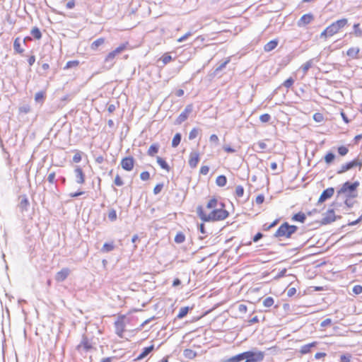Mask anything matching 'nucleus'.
Listing matches in <instances>:
<instances>
[{"mask_svg": "<svg viewBox=\"0 0 362 362\" xmlns=\"http://www.w3.org/2000/svg\"><path fill=\"white\" fill-rule=\"evenodd\" d=\"M219 206V208H216L212 210L209 214H206L204 211L203 207L198 206L197 207V214L200 219L205 222L225 220L229 216V213L223 209L225 207L223 203L220 202Z\"/></svg>", "mask_w": 362, "mask_h": 362, "instance_id": "f257e3e1", "label": "nucleus"}, {"mask_svg": "<svg viewBox=\"0 0 362 362\" xmlns=\"http://www.w3.org/2000/svg\"><path fill=\"white\" fill-rule=\"evenodd\" d=\"M359 182L356 181L353 183L349 181L344 182L341 187L337 191V197L344 194L346 197L355 198L357 197L356 189Z\"/></svg>", "mask_w": 362, "mask_h": 362, "instance_id": "f03ea898", "label": "nucleus"}, {"mask_svg": "<svg viewBox=\"0 0 362 362\" xmlns=\"http://www.w3.org/2000/svg\"><path fill=\"white\" fill-rule=\"evenodd\" d=\"M298 230V227L294 225H290L287 222L282 223L274 234V236L278 238H289Z\"/></svg>", "mask_w": 362, "mask_h": 362, "instance_id": "7ed1b4c3", "label": "nucleus"}, {"mask_svg": "<svg viewBox=\"0 0 362 362\" xmlns=\"http://www.w3.org/2000/svg\"><path fill=\"white\" fill-rule=\"evenodd\" d=\"M127 45V43H123L120 45L115 49L108 53V54L105 57L104 62L105 64L108 65L109 68H111L114 65V60L116 56L122 53L126 49Z\"/></svg>", "mask_w": 362, "mask_h": 362, "instance_id": "20e7f679", "label": "nucleus"}, {"mask_svg": "<svg viewBox=\"0 0 362 362\" xmlns=\"http://www.w3.org/2000/svg\"><path fill=\"white\" fill-rule=\"evenodd\" d=\"M245 362H260L263 360L264 353L260 351L243 352Z\"/></svg>", "mask_w": 362, "mask_h": 362, "instance_id": "39448f33", "label": "nucleus"}, {"mask_svg": "<svg viewBox=\"0 0 362 362\" xmlns=\"http://www.w3.org/2000/svg\"><path fill=\"white\" fill-rule=\"evenodd\" d=\"M348 24V20L346 18H341L335 22H333L330 25L328 26L329 33L332 35L337 33L341 29L344 28Z\"/></svg>", "mask_w": 362, "mask_h": 362, "instance_id": "423d86ee", "label": "nucleus"}, {"mask_svg": "<svg viewBox=\"0 0 362 362\" xmlns=\"http://www.w3.org/2000/svg\"><path fill=\"white\" fill-rule=\"evenodd\" d=\"M354 167H359V169L362 167V161L358 159L353 160L349 163L343 164L340 168L337 170V174H342Z\"/></svg>", "mask_w": 362, "mask_h": 362, "instance_id": "0eeeda50", "label": "nucleus"}, {"mask_svg": "<svg viewBox=\"0 0 362 362\" xmlns=\"http://www.w3.org/2000/svg\"><path fill=\"white\" fill-rule=\"evenodd\" d=\"M30 202L27 195L23 194L18 197V204L17 205L19 211L24 216V214L28 211Z\"/></svg>", "mask_w": 362, "mask_h": 362, "instance_id": "6e6552de", "label": "nucleus"}, {"mask_svg": "<svg viewBox=\"0 0 362 362\" xmlns=\"http://www.w3.org/2000/svg\"><path fill=\"white\" fill-rule=\"evenodd\" d=\"M193 110V105L192 104L187 105L185 110L180 114L177 118L175 120L176 124H180L183 122H185L189 117V115L192 113Z\"/></svg>", "mask_w": 362, "mask_h": 362, "instance_id": "1a4fd4ad", "label": "nucleus"}, {"mask_svg": "<svg viewBox=\"0 0 362 362\" xmlns=\"http://www.w3.org/2000/svg\"><path fill=\"white\" fill-rule=\"evenodd\" d=\"M93 349L92 344L88 339V337L85 335H83L80 344L76 346V349L78 351H84L86 352L89 351L90 349Z\"/></svg>", "mask_w": 362, "mask_h": 362, "instance_id": "9d476101", "label": "nucleus"}, {"mask_svg": "<svg viewBox=\"0 0 362 362\" xmlns=\"http://www.w3.org/2000/svg\"><path fill=\"white\" fill-rule=\"evenodd\" d=\"M120 164L124 170L131 171L134 168V159L132 156L125 157L121 160Z\"/></svg>", "mask_w": 362, "mask_h": 362, "instance_id": "9b49d317", "label": "nucleus"}, {"mask_svg": "<svg viewBox=\"0 0 362 362\" xmlns=\"http://www.w3.org/2000/svg\"><path fill=\"white\" fill-rule=\"evenodd\" d=\"M323 218L322 219V223L324 225L329 224L335 221L336 216L334 214V209H329L326 213L323 214Z\"/></svg>", "mask_w": 362, "mask_h": 362, "instance_id": "f8f14e48", "label": "nucleus"}, {"mask_svg": "<svg viewBox=\"0 0 362 362\" xmlns=\"http://www.w3.org/2000/svg\"><path fill=\"white\" fill-rule=\"evenodd\" d=\"M334 193V187L327 188L322 192V194L318 199V203H322V202H325L326 200H327L328 199L331 198L333 196Z\"/></svg>", "mask_w": 362, "mask_h": 362, "instance_id": "ddd939ff", "label": "nucleus"}, {"mask_svg": "<svg viewBox=\"0 0 362 362\" xmlns=\"http://www.w3.org/2000/svg\"><path fill=\"white\" fill-rule=\"evenodd\" d=\"M314 19V16L312 13H306L301 16L298 21V25L299 27L305 26L310 23Z\"/></svg>", "mask_w": 362, "mask_h": 362, "instance_id": "4468645a", "label": "nucleus"}, {"mask_svg": "<svg viewBox=\"0 0 362 362\" xmlns=\"http://www.w3.org/2000/svg\"><path fill=\"white\" fill-rule=\"evenodd\" d=\"M74 174L76 177V182L78 184L82 185L85 182V175L80 166H76L74 169Z\"/></svg>", "mask_w": 362, "mask_h": 362, "instance_id": "2eb2a0df", "label": "nucleus"}, {"mask_svg": "<svg viewBox=\"0 0 362 362\" xmlns=\"http://www.w3.org/2000/svg\"><path fill=\"white\" fill-rule=\"evenodd\" d=\"M199 161V153L196 151L191 152L189 154V165L192 168H194L197 167Z\"/></svg>", "mask_w": 362, "mask_h": 362, "instance_id": "dca6fc26", "label": "nucleus"}, {"mask_svg": "<svg viewBox=\"0 0 362 362\" xmlns=\"http://www.w3.org/2000/svg\"><path fill=\"white\" fill-rule=\"evenodd\" d=\"M69 274V269L68 268H63L61 271L58 272L55 276V279L58 282L64 281Z\"/></svg>", "mask_w": 362, "mask_h": 362, "instance_id": "f3484780", "label": "nucleus"}, {"mask_svg": "<svg viewBox=\"0 0 362 362\" xmlns=\"http://www.w3.org/2000/svg\"><path fill=\"white\" fill-rule=\"evenodd\" d=\"M105 42V38L104 37H100V38H98L97 40H94L90 47V49L93 50V51H97L98 50L99 47H101L102 45H103Z\"/></svg>", "mask_w": 362, "mask_h": 362, "instance_id": "a211bd4d", "label": "nucleus"}, {"mask_svg": "<svg viewBox=\"0 0 362 362\" xmlns=\"http://www.w3.org/2000/svg\"><path fill=\"white\" fill-rule=\"evenodd\" d=\"M242 361H245L243 353L223 359L222 362H240Z\"/></svg>", "mask_w": 362, "mask_h": 362, "instance_id": "6ab92c4d", "label": "nucleus"}, {"mask_svg": "<svg viewBox=\"0 0 362 362\" xmlns=\"http://www.w3.org/2000/svg\"><path fill=\"white\" fill-rule=\"evenodd\" d=\"M154 349L153 345L149 346L148 347H145L142 352L137 356L135 360H141L147 356Z\"/></svg>", "mask_w": 362, "mask_h": 362, "instance_id": "aec40b11", "label": "nucleus"}, {"mask_svg": "<svg viewBox=\"0 0 362 362\" xmlns=\"http://www.w3.org/2000/svg\"><path fill=\"white\" fill-rule=\"evenodd\" d=\"M278 45V40H272L269 42H268L264 47V49L265 52H270L273 49H274L276 46Z\"/></svg>", "mask_w": 362, "mask_h": 362, "instance_id": "412c9836", "label": "nucleus"}, {"mask_svg": "<svg viewBox=\"0 0 362 362\" xmlns=\"http://www.w3.org/2000/svg\"><path fill=\"white\" fill-rule=\"evenodd\" d=\"M317 344V342H312L308 344H305L301 346L300 352L302 354H306L310 351L311 348L315 346Z\"/></svg>", "mask_w": 362, "mask_h": 362, "instance_id": "4be33fe9", "label": "nucleus"}, {"mask_svg": "<svg viewBox=\"0 0 362 362\" xmlns=\"http://www.w3.org/2000/svg\"><path fill=\"white\" fill-rule=\"evenodd\" d=\"M359 51H360V49L358 47H351L347 50L346 54L349 57H351L354 59H356V58H358V54L359 53Z\"/></svg>", "mask_w": 362, "mask_h": 362, "instance_id": "5701e85b", "label": "nucleus"}, {"mask_svg": "<svg viewBox=\"0 0 362 362\" xmlns=\"http://www.w3.org/2000/svg\"><path fill=\"white\" fill-rule=\"evenodd\" d=\"M306 219V216L303 212H298L294 214L292 217V220L294 221H298L300 223H304Z\"/></svg>", "mask_w": 362, "mask_h": 362, "instance_id": "b1692460", "label": "nucleus"}, {"mask_svg": "<svg viewBox=\"0 0 362 362\" xmlns=\"http://www.w3.org/2000/svg\"><path fill=\"white\" fill-rule=\"evenodd\" d=\"M157 163H158V165L160 166L161 168L165 170L168 172L170 171V168L164 159L158 156L157 157Z\"/></svg>", "mask_w": 362, "mask_h": 362, "instance_id": "393cba45", "label": "nucleus"}, {"mask_svg": "<svg viewBox=\"0 0 362 362\" xmlns=\"http://www.w3.org/2000/svg\"><path fill=\"white\" fill-rule=\"evenodd\" d=\"M219 203L216 198L211 199L206 204V208L209 209H215L218 208Z\"/></svg>", "mask_w": 362, "mask_h": 362, "instance_id": "a878e982", "label": "nucleus"}, {"mask_svg": "<svg viewBox=\"0 0 362 362\" xmlns=\"http://www.w3.org/2000/svg\"><path fill=\"white\" fill-rule=\"evenodd\" d=\"M13 49L14 50L19 54L23 52L24 49L21 47V41L19 37H16L13 42Z\"/></svg>", "mask_w": 362, "mask_h": 362, "instance_id": "bb28decb", "label": "nucleus"}, {"mask_svg": "<svg viewBox=\"0 0 362 362\" xmlns=\"http://www.w3.org/2000/svg\"><path fill=\"white\" fill-rule=\"evenodd\" d=\"M183 355L187 358L193 359L194 358L196 357L197 353L192 349H186L183 351Z\"/></svg>", "mask_w": 362, "mask_h": 362, "instance_id": "cd10ccee", "label": "nucleus"}, {"mask_svg": "<svg viewBox=\"0 0 362 362\" xmlns=\"http://www.w3.org/2000/svg\"><path fill=\"white\" fill-rule=\"evenodd\" d=\"M159 149V145L158 144H153L150 146L148 150V154L150 156H153L156 153H158Z\"/></svg>", "mask_w": 362, "mask_h": 362, "instance_id": "c85d7f7f", "label": "nucleus"}, {"mask_svg": "<svg viewBox=\"0 0 362 362\" xmlns=\"http://www.w3.org/2000/svg\"><path fill=\"white\" fill-rule=\"evenodd\" d=\"M227 183V178L225 175H219L216 177V184L219 187H224Z\"/></svg>", "mask_w": 362, "mask_h": 362, "instance_id": "c756f323", "label": "nucleus"}, {"mask_svg": "<svg viewBox=\"0 0 362 362\" xmlns=\"http://www.w3.org/2000/svg\"><path fill=\"white\" fill-rule=\"evenodd\" d=\"M181 139L182 136L180 133L175 134L172 141V146L173 148L177 147L180 144Z\"/></svg>", "mask_w": 362, "mask_h": 362, "instance_id": "7c9ffc66", "label": "nucleus"}, {"mask_svg": "<svg viewBox=\"0 0 362 362\" xmlns=\"http://www.w3.org/2000/svg\"><path fill=\"white\" fill-rule=\"evenodd\" d=\"M189 310V307H182L179 311V313L177 314V317L178 319H181V318H183L184 317H185L187 315V314L188 313Z\"/></svg>", "mask_w": 362, "mask_h": 362, "instance_id": "2f4dec72", "label": "nucleus"}, {"mask_svg": "<svg viewBox=\"0 0 362 362\" xmlns=\"http://www.w3.org/2000/svg\"><path fill=\"white\" fill-rule=\"evenodd\" d=\"M31 35L37 40H40L42 37V33L40 29L37 27H34L30 32Z\"/></svg>", "mask_w": 362, "mask_h": 362, "instance_id": "473e14b6", "label": "nucleus"}, {"mask_svg": "<svg viewBox=\"0 0 362 362\" xmlns=\"http://www.w3.org/2000/svg\"><path fill=\"white\" fill-rule=\"evenodd\" d=\"M115 327H116V333L118 336L122 337V333L124 331V325L122 322H115Z\"/></svg>", "mask_w": 362, "mask_h": 362, "instance_id": "72a5a7b5", "label": "nucleus"}, {"mask_svg": "<svg viewBox=\"0 0 362 362\" xmlns=\"http://www.w3.org/2000/svg\"><path fill=\"white\" fill-rule=\"evenodd\" d=\"M79 65V62L78 60H73L67 62L66 66H64V69H68L70 68H76Z\"/></svg>", "mask_w": 362, "mask_h": 362, "instance_id": "f704fd0d", "label": "nucleus"}, {"mask_svg": "<svg viewBox=\"0 0 362 362\" xmlns=\"http://www.w3.org/2000/svg\"><path fill=\"white\" fill-rule=\"evenodd\" d=\"M114 249V245L113 243H105L102 249H101V251L103 252H110L112 251V250Z\"/></svg>", "mask_w": 362, "mask_h": 362, "instance_id": "c9c22d12", "label": "nucleus"}, {"mask_svg": "<svg viewBox=\"0 0 362 362\" xmlns=\"http://www.w3.org/2000/svg\"><path fill=\"white\" fill-rule=\"evenodd\" d=\"M312 64H313V59H310L302 65L301 69L304 74L307 73V71L312 66Z\"/></svg>", "mask_w": 362, "mask_h": 362, "instance_id": "e433bc0d", "label": "nucleus"}, {"mask_svg": "<svg viewBox=\"0 0 362 362\" xmlns=\"http://www.w3.org/2000/svg\"><path fill=\"white\" fill-rule=\"evenodd\" d=\"M185 240V236L182 233H178L175 237V242L176 243H182Z\"/></svg>", "mask_w": 362, "mask_h": 362, "instance_id": "4c0bfd02", "label": "nucleus"}, {"mask_svg": "<svg viewBox=\"0 0 362 362\" xmlns=\"http://www.w3.org/2000/svg\"><path fill=\"white\" fill-rule=\"evenodd\" d=\"M274 303V298L272 297H267L263 300V305L266 308H269L273 305Z\"/></svg>", "mask_w": 362, "mask_h": 362, "instance_id": "58836bf2", "label": "nucleus"}, {"mask_svg": "<svg viewBox=\"0 0 362 362\" xmlns=\"http://www.w3.org/2000/svg\"><path fill=\"white\" fill-rule=\"evenodd\" d=\"M334 158L335 155L333 153L329 152L325 156V161L326 163L329 164L334 160Z\"/></svg>", "mask_w": 362, "mask_h": 362, "instance_id": "ea45409f", "label": "nucleus"}, {"mask_svg": "<svg viewBox=\"0 0 362 362\" xmlns=\"http://www.w3.org/2000/svg\"><path fill=\"white\" fill-rule=\"evenodd\" d=\"M45 98V93L43 91H40L36 93L35 95V100L37 103L42 102Z\"/></svg>", "mask_w": 362, "mask_h": 362, "instance_id": "a19ab883", "label": "nucleus"}, {"mask_svg": "<svg viewBox=\"0 0 362 362\" xmlns=\"http://www.w3.org/2000/svg\"><path fill=\"white\" fill-rule=\"evenodd\" d=\"M198 134H199V129L197 128H193L189 134V140L194 139L197 136Z\"/></svg>", "mask_w": 362, "mask_h": 362, "instance_id": "79ce46f5", "label": "nucleus"}, {"mask_svg": "<svg viewBox=\"0 0 362 362\" xmlns=\"http://www.w3.org/2000/svg\"><path fill=\"white\" fill-rule=\"evenodd\" d=\"M108 218L111 221H115L117 219V212L114 209H112L109 211Z\"/></svg>", "mask_w": 362, "mask_h": 362, "instance_id": "37998d69", "label": "nucleus"}, {"mask_svg": "<svg viewBox=\"0 0 362 362\" xmlns=\"http://www.w3.org/2000/svg\"><path fill=\"white\" fill-rule=\"evenodd\" d=\"M160 60L162 61L163 65H165L172 60V57L168 54H165L162 56Z\"/></svg>", "mask_w": 362, "mask_h": 362, "instance_id": "c03bdc74", "label": "nucleus"}, {"mask_svg": "<svg viewBox=\"0 0 362 362\" xmlns=\"http://www.w3.org/2000/svg\"><path fill=\"white\" fill-rule=\"evenodd\" d=\"M244 194V189L241 185H238L235 188V195L238 197H242Z\"/></svg>", "mask_w": 362, "mask_h": 362, "instance_id": "a18cd8bd", "label": "nucleus"}, {"mask_svg": "<svg viewBox=\"0 0 362 362\" xmlns=\"http://www.w3.org/2000/svg\"><path fill=\"white\" fill-rule=\"evenodd\" d=\"M348 152H349L348 148L344 146H341L338 148V153L341 156L346 155L348 153Z\"/></svg>", "mask_w": 362, "mask_h": 362, "instance_id": "49530a36", "label": "nucleus"}, {"mask_svg": "<svg viewBox=\"0 0 362 362\" xmlns=\"http://www.w3.org/2000/svg\"><path fill=\"white\" fill-rule=\"evenodd\" d=\"M293 83L294 80L293 79L292 77H290L284 82L283 86L287 88H289L293 86Z\"/></svg>", "mask_w": 362, "mask_h": 362, "instance_id": "de8ad7c7", "label": "nucleus"}, {"mask_svg": "<svg viewBox=\"0 0 362 362\" xmlns=\"http://www.w3.org/2000/svg\"><path fill=\"white\" fill-rule=\"evenodd\" d=\"M229 62V60H226L223 63H221L218 66H217L214 71L215 74L221 71L223 68L226 67V64Z\"/></svg>", "mask_w": 362, "mask_h": 362, "instance_id": "09e8293b", "label": "nucleus"}, {"mask_svg": "<svg viewBox=\"0 0 362 362\" xmlns=\"http://www.w3.org/2000/svg\"><path fill=\"white\" fill-rule=\"evenodd\" d=\"M259 119L262 122H268L271 119V116L267 113L263 114L259 117Z\"/></svg>", "mask_w": 362, "mask_h": 362, "instance_id": "8fccbe9b", "label": "nucleus"}, {"mask_svg": "<svg viewBox=\"0 0 362 362\" xmlns=\"http://www.w3.org/2000/svg\"><path fill=\"white\" fill-rule=\"evenodd\" d=\"M81 160V152H76L73 156V161L76 163H79Z\"/></svg>", "mask_w": 362, "mask_h": 362, "instance_id": "3c124183", "label": "nucleus"}, {"mask_svg": "<svg viewBox=\"0 0 362 362\" xmlns=\"http://www.w3.org/2000/svg\"><path fill=\"white\" fill-rule=\"evenodd\" d=\"M163 187V183L157 184L153 189V193L155 194H159L161 192Z\"/></svg>", "mask_w": 362, "mask_h": 362, "instance_id": "603ef678", "label": "nucleus"}, {"mask_svg": "<svg viewBox=\"0 0 362 362\" xmlns=\"http://www.w3.org/2000/svg\"><path fill=\"white\" fill-rule=\"evenodd\" d=\"M279 220L276 219L275 221H274L271 224L269 225H267V224H264L263 226V228H264V230H269V229H271L272 228L274 227L277 223H278Z\"/></svg>", "mask_w": 362, "mask_h": 362, "instance_id": "864d4df0", "label": "nucleus"}, {"mask_svg": "<svg viewBox=\"0 0 362 362\" xmlns=\"http://www.w3.org/2000/svg\"><path fill=\"white\" fill-rule=\"evenodd\" d=\"M351 356L350 354L341 355L340 357V362H350Z\"/></svg>", "mask_w": 362, "mask_h": 362, "instance_id": "5fc2aeb1", "label": "nucleus"}, {"mask_svg": "<svg viewBox=\"0 0 362 362\" xmlns=\"http://www.w3.org/2000/svg\"><path fill=\"white\" fill-rule=\"evenodd\" d=\"M140 178L146 181L150 178V174L148 171H144L140 174Z\"/></svg>", "mask_w": 362, "mask_h": 362, "instance_id": "6e6d98bb", "label": "nucleus"}, {"mask_svg": "<svg viewBox=\"0 0 362 362\" xmlns=\"http://www.w3.org/2000/svg\"><path fill=\"white\" fill-rule=\"evenodd\" d=\"M352 291L356 295L361 294L362 293V286L361 285H356Z\"/></svg>", "mask_w": 362, "mask_h": 362, "instance_id": "4d7b16f0", "label": "nucleus"}, {"mask_svg": "<svg viewBox=\"0 0 362 362\" xmlns=\"http://www.w3.org/2000/svg\"><path fill=\"white\" fill-rule=\"evenodd\" d=\"M114 183L117 185V186H122L123 185L124 182L122 180L121 177H119V175H117L115 178V180H114Z\"/></svg>", "mask_w": 362, "mask_h": 362, "instance_id": "13d9d810", "label": "nucleus"}, {"mask_svg": "<svg viewBox=\"0 0 362 362\" xmlns=\"http://www.w3.org/2000/svg\"><path fill=\"white\" fill-rule=\"evenodd\" d=\"M191 35H192V33L191 32H188L186 34H185L183 36H182L180 38H178L177 39V42H184L185 40H186Z\"/></svg>", "mask_w": 362, "mask_h": 362, "instance_id": "bf43d9fd", "label": "nucleus"}, {"mask_svg": "<svg viewBox=\"0 0 362 362\" xmlns=\"http://www.w3.org/2000/svg\"><path fill=\"white\" fill-rule=\"evenodd\" d=\"M354 33L356 35L359 36L362 34V32L359 29V24L356 23L354 25Z\"/></svg>", "mask_w": 362, "mask_h": 362, "instance_id": "052dcab7", "label": "nucleus"}, {"mask_svg": "<svg viewBox=\"0 0 362 362\" xmlns=\"http://www.w3.org/2000/svg\"><path fill=\"white\" fill-rule=\"evenodd\" d=\"M328 36H332V34L329 33V28L327 27V28L325 30H324L321 34H320V37H327Z\"/></svg>", "mask_w": 362, "mask_h": 362, "instance_id": "680f3d73", "label": "nucleus"}, {"mask_svg": "<svg viewBox=\"0 0 362 362\" xmlns=\"http://www.w3.org/2000/svg\"><path fill=\"white\" fill-rule=\"evenodd\" d=\"M55 179V173L52 172L48 175L47 180L49 183H54Z\"/></svg>", "mask_w": 362, "mask_h": 362, "instance_id": "e2e57ef3", "label": "nucleus"}, {"mask_svg": "<svg viewBox=\"0 0 362 362\" xmlns=\"http://www.w3.org/2000/svg\"><path fill=\"white\" fill-rule=\"evenodd\" d=\"M264 201V197L263 194H259L255 199V202L257 204H261Z\"/></svg>", "mask_w": 362, "mask_h": 362, "instance_id": "0e129e2a", "label": "nucleus"}, {"mask_svg": "<svg viewBox=\"0 0 362 362\" xmlns=\"http://www.w3.org/2000/svg\"><path fill=\"white\" fill-rule=\"evenodd\" d=\"M313 119L316 121V122H322V119H323V117L322 115V114L320 113H315L314 115H313Z\"/></svg>", "mask_w": 362, "mask_h": 362, "instance_id": "69168bd1", "label": "nucleus"}, {"mask_svg": "<svg viewBox=\"0 0 362 362\" xmlns=\"http://www.w3.org/2000/svg\"><path fill=\"white\" fill-rule=\"evenodd\" d=\"M209 171V168L206 165L202 166L200 168V173L202 175H207Z\"/></svg>", "mask_w": 362, "mask_h": 362, "instance_id": "338daca9", "label": "nucleus"}, {"mask_svg": "<svg viewBox=\"0 0 362 362\" xmlns=\"http://www.w3.org/2000/svg\"><path fill=\"white\" fill-rule=\"evenodd\" d=\"M331 322H332L331 319H329V318H327V319H325V320H323V321L321 322L320 326H321L322 327H325L328 326L329 325H330V324H331Z\"/></svg>", "mask_w": 362, "mask_h": 362, "instance_id": "774afa93", "label": "nucleus"}]
</instances>
